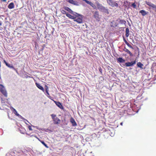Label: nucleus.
Segmentation results:
<instances>
[{"instance_id":"nucleus-1","label":"nucleus","mask_w":156,"mask_h":156,"mask_svg":"<svg viewBox=\"0 0 156 156\" xmlns=\"http://www.w3.org/2000/svg\"><path fill=\"white\" fill-rule=\"evenodd\" d=\"M51 116L55 124H58L60 123L61 120L56 116V115L52 114L51 115Z\"/></svg>"},{"instance_id":"nucleus-2","label":"nucleus","mask_w":156,"mask_h":156,"mask_svg":"<svg viewBox=\"0 0 156 156\" xmlns=\"http://www.w3.org/2000/svg\"><path fill=\"white\" fill-rule=\"evenodd\" d=\"M108 3L112 7H118V4L114 1V0H107Z\"/></svg>"},{"instance_id":"nucleus-3","label":"nucleus","mask_w":156,"mask_h":156,"mask_svg":"<svg viewBox=\"0 0 156 156\" xmlns=\"http://www.w3.org/2000/svg\"><path fill=\"white\" fill-rule=\"evenodd\" d=\"M0 92H1L5 96L7 97V93L6 91L2 84H0Z\"/></svg>"},{"instance_id":"nucleus-4","label":"nucleus","mask_w":156,"mask_h":156,"mask_svg":"<svg viewBox=\"0 0 156 156\" xmlns=\"http://www.w3.org/2000/svg\"><path fill=\"white\" fill-rule=\"evenodd\" d=\"M74 21L77 22L79 23H83V19L82 16L75 18Z\"/></svg>"},{"instance_id":"nucleus-5","label":"nucleus","mask_w":156,"mask_h":156,"mask_svg":"<svg viewBox=\"0 0 156 156\" xmlns=\"http://www.w3.org/2000/svg\"><path fill=\"white\" fill-rule=\"evenodd\" d=\"M136 62V61H132L131 62H127L125 63V66L126 67L132 66H133Z\"/></svg>"},{"instance_id":"nucleus-6","label":"nucleus","mask_w":156,"mask_h":156,"mask_svg":"<svg viewBox=\"0 0 156 156\" xmlns=\"http://www.w3.org/2000/svg\"><path fill=\"white\" fill-rule=\"evenodd\" d=\"M3 62L4 63H5L6 66H7V67L9 68L13 69L14 70H15L16 72H17V70L16 69V68H14V67L12 65H11L10 64H9L5 60H4Z\"/></svg>"},{"instance_id":"nucleus-7","label":"nucleus","mask_w":156,"mask_h":156,"mask_svg":"<svg viewBox=\"0 0 156 156\" xmlns=\"http://www.w3.org/2000/svg\"><path fill=\"white\" fill-rule=\"evenodd\" d=\"M67 2L69 3L73 4V5H76V6H79V4L76 1H74L73 0H67Z\"/></svg>"},{"instance_id":"nucleus-8","label":"nucleus","mask_w":156,"mask_h":156,"mask_svg":"<svg viewBox=\"0 0 156 156\" xmlns=\"http://www.w3.org/2000/svg\"><path fill=\"white\" fill-rule=\"evenodd\" d=\"M145 3L147 5L149 6L150 7H151L153 9H154L156 6V5L154 4L151 3L150 2L146 1Z\"/></svg>"},{"instance_id":"nucleus-9","label":"nucleus","mask_w":156,"mask_h":156,"mask_svg":"<svg viewBox=\"0 0 156 156\" xmlns=\"http://www.w3.org/2000/svg\"><path fill=\"white\" fill-rule=\"evenodd\" d=\"M97 6L98 9L100 11H101L104 7L101 4H100L99 2L97 3Z\"/></svg>"},{"instance_id":"nucleus-10","label":"nucleus","mask_w":156,"mask_h":156,"mask_svg":"<svg viewBox=\"0 0 156 156\" xmlns=\"http://www.w3.org/2000/svg\"><path fill=\"white\" fill-rule=\"evenodd\" d=\"M70 122L71 123L73 126H77L76 122L73 117H71L70 119Z\"/></svg>"},{"instance_id":"nucleus-11","label":"nucleus","mask_w":156,"mask_h":156,"mask_svg":"<svg viewBox=\"0 0 156 156\" xmlns=\"http://www.w3.org/2000/svg\"><path fill=\"white\" fill-rule=\"evenodd\" d=\"M123 50L124 51L128 54L130 56H133V54L129 50L127 49L126 47H124Z\"/></svg>"},{"instance_id":"nucleus-12","label":"nucleus","mask_w":156,"mask_h":156,"mask_svg":"<svg viewBox=\"0 0 156 156\" xmlns=\"http://www.w3.org/2000/svg\"><path fill=\"white\" fill-rule=\"evenodd\" d=\"M63 9L64 10L68 11V12H69L70 13H71V14H73V11H72L71 10V9L70 8H69L68 7L65 6L63 7Z\"/></svg>"},{"instance_id":"nucleus-13","label":"nucleus","mask_w":156,"mask_h":156,"mask_svg":"<svg viewBox=\"0 0 156 156\" xmlns=\"http://www.w3.org/2000/svg\"><path fill=\"white\" fill-rule=\"evenodd\" d=\"M55 103L58 107L61 109H63V107L61 103L59 101H55Z\"/></svg>"},{"instance_id":"nucleus-14","label":"nucleus","mask_w":156,"mask_h":156,"mask_svg":"<svg viewBox=\"0 0 156 156\" xmlns=\"http://www.w3.org/2000/svg\"><path fill=\"white\" fill-rule=\"evenodd\" d=\"M117 61L119 62H125V60L124 59H123L122 57H119L117 58Z\"/></svg>"},{"instance_id":"nucleus-15","label":"nucleus","mask_w":156,"mask_h":156,"mask_svg":"<svg viewBox=\"0 0 156 156\" xmlns=\"http://www.w3.org/2000/svg\"><path fill=\"white\" fill-rule=\"evenodd\" d=\"M35 84L37 87L38 88L44 92V87L42 86H41L40 84L37 83H35Z\"/></svg>"},{"instance_id":"nucleus-16","label":"nucleus","mask_w":156,"mask_h":156,"mask_svg":"<svg viewBox=\"0 0 156 156\" xmlns=\"http://www.w3.org/2000/svg\"><path fill=\"white\" fill-rule=\"evenodd\" d=\"M15 5L13 2L10 3L8 5V8L10 9H13L14 8Z\"/></svg>"},{"instance_id":"nucleus-17","label":"nucleus","mask_w":156,"mask_h":156,"mask_svg":"<svg viewBox=\"0 0 156 156\" xmlns=\"http://www.w3.org/2000/svg\"><path fill=\"white\" fill-rule=\"evenodd\" d=\"M94 17L97 20L99 19V13L98 12L96 11L94 12Z\"/></svg>"},{"instance_id":"nucleus-18","label":"nucleus","mask_w":156,"mask_h":156,"mask_svg":"<svg viewBox=\"0 0 156 156\" xmlns=\"http://www.w3.org/2000/svg\"><path fill=\"white\" fill-rule=\"evenodd\" d=\"M140 12L141 13L143 16H145L147 14L148 12H146L144 10H142L140 11Z\"/></svg>"},{"instance_id":"nucleus-19","label":"nucleus","mask_w":156,"mask_h":156,"mask_svg":"<svg viewBox=\"0 0 156 156\" xmlns=\"http://www.w3.org/2000/svg\"><path fill=\"white\" fill-rule=\"evenodd\" d=\"M137 65L138 67L140 68L141 69H143V66L144 65L141 62H138Z\"/></svg>"},{"instance_id":"nucleus-20","label":"nucleus","mask_w":156,"mask_h":156,"mask_svg":"<svg viewBox=\"0 0 156 156\" xmlns=\"http://www.w3.org/2000/svg\"><path fill=\"white\" fill-rule=\"evenodd\" d=\"M126 36L127 37L129 35V30L128 28H127L126 29Z\"/></svg>"},{"instance_id":"nucleus-21","label":"nucleus","mask_w":156,"mask_h":156,"mask_svg":"<svg viewBox=\"0 0 156 156\" xmlns=\"http://www.w3.org/2000/svg\"><path fill=\"white\" fill-rule=\"evenodd\" d=\"M66 16L72 19H74L75 17L74 16L72 15H71L67 13L66 14Z\"/></svg>"},{"instance_id":"nucleus-22","label":"nucleus","mask_w":156,"mask_h":156,"mask_svg":"<svg viewBox=\"0 0 156 156\" xmlns=\"http://www.w3.org/2000/svg\"><path fill=\"white\" fill-rule=\"evenodd\" d=\"M119 23L122 24H126V21L123 20H120Z\"/></svg>"},{"instance_id":"nucleus-23","label":"nucleus","mask_w":156,"mask_h":156,"mask_svg":"<svg viewBox=\"0 0 156 156\" xmlns=\"http://www.w3.org/2000/svg\"><path fill=\"white\" fill-rule=\"evenodd\" d=\"M60 11L63 14H66L67 12H66V11L64 10V9H60Z\"/></svg>"},{"instance_id":"nucleus-24","label":"nucleus","mask_w":156,"mask_h":156,"mask_svg":"<svg viewBox=\"0 0 156 156\" xmlns=\"http://www.w3.org/2000/svg\"><path fill=\"white\" fill-rule=\"evenodd\" d=\"M103 12H104L105 13H106L108 14H109V12L108 9L106 8H105V10H104Z\"/></svg>"},{"instance_id":"nucleus-25","label":"nucleus","mask_w":156,"mask_h":156,"mask_svg":"<svg viewBox=\"0 0 156 156\" xmlns=\"http://www.w3.org/2000/svg\"><path fill=\"white\" fill-rule=\"evenodd\" d=\"M48 87L46 85H45V91H46V92L47 93V94H48L49 95V93L48 92Z\"/></svg>"},{"instance_id":"nucleus-26","label":"nucleus","mask_w":156,"mask_h":156,"mask_svg":"<svg viewBox=\"0 0 156 156\" xmlns=\"http://www.w3.org/2000/svg\"><path fill=\"white\" fill-rule=\"evenodd\" d=\"M41 142L42 143V144L44 145L46 148H48V146L47 144H46L44 141H41Z\"/></svg>"},{"instance_id":"nucleus-27","label":"nucleus","mask_w":156,"mask_h":156,"mask_svg":"<svg viewBox=\"0 0 156 156\" xmlns=\"http://www.w3.org/2000/svg\"><path fill=\"white\" fill-rule=\"evenodd\" d=\"M129 48H132V49H133V48L132 46H131L130 44L128 42L126 44Z\"/></svg>"},{"instance_id":"nucleus-28","label":"nucleus","mask_w":156,"mask_h":156,"mask_svg":"<svg viewBox=\"0 0 156 156\" xmlns=\"http://www.w3.org/2000/svg\"><path fill=\"white\" fill-rule=\"evenodd\" d=\"M131 6L133 7L134 8H136V5L135 3H133L132 4Z\"/></svg>"},{"instance_id":"nucleus-29","label":"nucleus","mask_w":156,"mask_h":156,"mask_svg":"<svg viewBox=\"0 0 156 156\" xmlns=\"http://www.w3.org/2000/svg\"><path fill=\"white\" fill-rule=\"evenodd\" d=\"M89 5H90V6L93 8H94L95 7L94 4L93 3H92V2H91L90 4Z\"/></svg>"},{"instance_id":"nucleus-30","label":"nucleus","mask_w":156,"mask_h":156,"mask_svg":"<svg viewBox=\"0 0 156 156\" xmlns=\"http://www.w3.org/2000/svg\"><path fill=\"white\" fill-rule=\"evenodd\" d=\"M83 0L84 1V2H86L88 4H90L91 2L88 1L87 0Z\"/></svg>"},{"instance_id":"nucleus-31","label":"nucleus","mask_w":156,"mask_h":156,"mask_svg":"<svg viewBox=\"0 0 156 156\" xmlns=\"http://www.w3.org/2000/svg\"><path fill=\"white\" fill-rule=\"evenodd\" d=\"M14 111L15 112V115H16L19 116V114H18L16 111L15 109H14Z\"/></svg>"},{"instance_id":"nucleus-32","label":"nucleus","mask_w":156,"mask_h":156,"mask_svg":"<svg viewBox=\"0 0 156 156\" xmlns=\"http://www.w3.org/2000/svg\"><path fill=\"white\" fill-rule=\"evenodd\" d=\"M28 128L30 130H32V128L31 126H28Z\"/></svg>"},{"instance_id":"nucleus-33","label":"nucleus","mask_w":156,"mask_h":156,"mask_svg":"<svg viewBox=\"0 0 156 156\" xmlns=\"http://www.w3.org/2000/svg\"><path fill=\"white\" fill-rule=\"evenodd\" d=\"M105 8L104 7V8L102 9V10L101 11V12H103L104 11V10H105Z\"/></svg>"},{"instance_id":"nucleus-34","label":"nucleus","mask_w":156,"mask_h":156,"mask_svg":"<svg viewBox=\"0 0 156 156\" xmlns=\"http://www.w3.org/2000/svg\"><path fill=\"white\" fill-rule=\"evenodd\" d=\"M90 153L91 154L90 155V156H93V154L92 152H90Z\"/></svg>"},{"instance_id":"nucleus-35","label":"nucleus","mask_w":156,"mask_h":156,"mask_svg":"<svg viewBox=\"0 0 156 156\" xmlns=\"http://www.w3.org/2000/svg\"><path fill=\"white\" fill-rule=\"evenodd\" d=\"M124 41L126 43V44L127 42L125 40V39L124 38Z\"/></svg>"},{"instance_id":"nucleus-36","label":"nucleus","mask_w":156,"mask_h":156,"mask_svg":"<svg viewBox=\"0 0 156 156\" xmlns=\"http://www.w3.org/2000/svg\"><path fill=\"white\" fill-rule=\"evenodd\" d=\"M3 2H6V0H1Z\"/></svg>"},{"instance_id":"nucleus-37","label":"nucleus","mask_w":156,"mask_h":156,"mask_svg":"<svg viewBox=\"0 0 156 156\" xmlns=\"http://www.w3.org/2000/svg\"><path fill=\"white\" fill-rule=\"evenodd\" d=\"M154 11L155 12H156V7H155V8L154 9Z\"/></svg>"},{"instance_id":"nucleus-38","label":"nucleus","mask_w":156,"mask_h":156,"mask_svg":"<svg viewBox=\"0 0 156 156\" xmlns=\"http://www.w3.org/2000/svg\"><path fill=\"white\" fill-rule=\"evenodd\" d=\"M99 71H100L101 73V72H101V69H99Z\"/></svg>"},{"instance_id":"nucleus-39","label":"nucleus","mask_w":156,"mask_h":156,"mask_svg":"<svg viewBox=\"0 0 156 156\" xmlns=\"http://www.w3.org/2000/svg\"><path fill=\"white\" fill-rule=\"evenodd\" d=\"M120 125H121L122 126V125H123V123L122 122H121V123H120Z\"/></svg>"},{"instance_id":"nucleus-40","label":"nucleus","mask_w":156,"mask_h":156,"mask_svg":"<svg viewBox=\"0 0 156 156\" xmlns=\"http://www.w3.org/2000/svg\"><path fill=\"white\" fill-rule=\"evenodd\" d=\"M2 23H1V22H0V26H2Z\"/></svg>"},{"instance_id":"nucleus-41","label":"nucleus","mask_w":156,"mask_h":156,"mask_svg":"<svg viewBox=\"0 0 156 156\" xmlns=\"http://www.w3.org/2000/svg\"><path fill=\"white\" fill-rule=\"evenodd\" d=\"M1 67V62L0 61V68Z\"/></svg>"},{"instance_id":"nucleus-42","label":"nucleus","mask_w":156,"mask_h":156,"mask_svg":"<svg viewBox=\"0 0 156 156\" xmlns=\"http://www.w3.org/2000/svg\"><path fill=\"white\" fill-rule=\"evenodd\" d=\"M36 138L37 139H38L39 140V138H37V137L36 136H35Z\"/></svg>"},{"instance_id":"nucleus-43","label":"nucleus","mask_w":156,"mask_h":156,"mask_svg":"<svg viewBox=\"0 0 156 156\" xmlns=\"http://www.w3.org/2000/svg\"><path fill=\"white\" fill-rule=\"evenodd\" d=\"M1 79V75H0V79Z\"/></svg>"}]
</instances>
